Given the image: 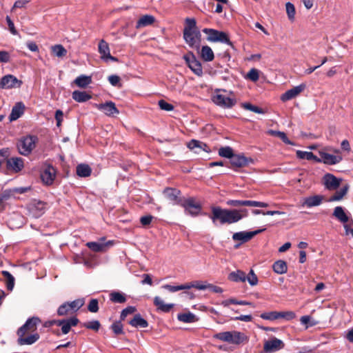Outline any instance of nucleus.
Returning a JSON list of instances; mask_svg holds the SVG:
<instances>
[{"label": "nucleus", "instance_id": "1", "mask_svg": "<svg viewBox=\"0 0 353 353\" xmlns=\"http://www.w3.org/2000/svg\"><path fill=\"white\" fill-rule=\"evenodd\" d=\"M212 214L210 218L214 224H216L217 221H219L221 224H232L236 223L241 220L243 217L247 216L248 210H228L222 209L220 207H212Z\"/></svg>", "mask_w": 353, "mask_h": 353}, {"label": "nucleus", "instance_id": "2", "mask_svg": "<svg viewBox=\"0 0 353 353\" xmlns=\"http://www.w3.org/2000/svg\"><path fill=\"white\" fill-rule=\"evenodd\" d=\"M214 337L220 341L235 345H239L248 340L245 334L238 331L219 332Z\"/></svg>", "mask_w": 353, "mask_h": 353}, {"label": "nucleus", "instance_id": "3", "mask_svg": "<svg viewBox=\"0 0 353 353\" xmlns=\"http://www.w3.org/2000/svg\"><path fill=\"white\" fill-rule=\"evenodd\" d=\"M84 304L83 299H76L71 302H65L61 305L58 310L59 316H66L72 314L79 310Z\"/></svg>", "mask_w": 353, "mask_h": 353}, {"label": "nucleus", "instance_id": "4", "mask_svg": "<svg viewBox=\"0 0 353 353\" xmlns=\"http://www.w3.org/2000/svg\"><path fill=\"white\" fill-rule=\"evenodd\" d=\"M203 32L208 35L207 40L210 42H221L232 46V43L228 35L221 31H219L212 28H204Z\"/></svg>", "mask_w": 353, "mask_h": 353}, {"label": "nucleus", "instance_id": "5", "mask_svg": "<svg viewBox=\"0 0 353 353\" xmlns=\"http://www.w3.org/2000/svg\"><path fill=\"white\" fill-rule=\"evenodd\" d=\"M181 206L184 208L185 214L192 216H198L202 210L201 203L196 202L194 197L184 198Z\"/></svg>", "mask_w": 353, "mask_h": 353}, {"label": "nucleus", "instance_id": "6", "mask_svg": "<svg viewBox=\"0 0 353 353\" xmlns=\"http://www.w3.org/2000/svg\"><path fill=\"white\" fill-rule=\"evenodd\" d=\"M37 138L35 136H26L21 139L18 143V149L20 154L28 155L35 147Z\"/></svg>", "mask_w": 353, "mask_h": 353}, {"label": "nucleus", "instance_id": "7", "mask_svg": "<svg viewBox=\"0 0 353 353\" xmlns=\"http://www.w3.org/2000/svg\"><path fill=\"white\" fill-rule=\"evenodd\" d=\"M183 39L190 48L199 51L201 43L199 30L183 32Z\"/></svg>", "mask_w": 353, "mask_h": 353}, {"label": "nucleus", "instance_id": "8", "mask_svg": "<svg viewBox=\"0 0 353 353\" xmlns=\"http://www.w3.org/2000/svg\"><path fill=\"white\" fill-rule=\"evenodd\" d=\"M41 323L39 318L33 316L27 319L26 323L17 330L18 336H25L28 332H34Z\"/></svg>", "mask_w": 353, "mask_h": 353}, {"label": "nucleus", "instance_id": "9", "mask_svg": "<svg viewBox=\"0 0 353 353\" xmlns=\"http://www.w3.org/2000/svg\"><path fill=\"white\" fill-rule=\"evenodd\" d=\"M47 204L41 201L34 200L28 205L29 215L37 219L44 214Z\"/></svg>", "mask_w": 353, "mask_h": 353}, {"label": "nucleus", "instance_id": "10", "mask_svg": "<svg viewBox=\"0 0 353 353\" xmlns=\"http://www.w3.org/2000/svg\"><path fill=\"white\" fill-rule=\"evenodd\" d=\"M226 204L232 207L249 206L257 208H267L269 206L268 203L251 201V200H236L230 199L226 201Z\"/></svg>", "mask_w": 353, "mask_h": 353}, {"label": "nucleus", "instance_id": "11", "mask_svg": "<svg viewBox=\"0 0 353 353\" xmlns=\"http://www.w3.org/2000/svg\"><path fill=\"white\" fill-rule=\"evenodd\" d=\"M164 196L168 199L173 205H181L184 198H181V191L176 188H166L163 190Z\"/></svg>", "mask_w": 353, "mask_h": 353}, {"label": "nucleus", "instance_id": "12", "mask_svg": "<svg viewBox=\"0 0 353 353\" xmlns=\"http://www.w3.org/2000/svg\"><path fill=\"white\" fill-rule=\"evenodd\" d=\"M22 81L12 74L3 76L0 81V88L3 89H11L13 88H20Z\"/></svg>", "mask_w": 353, "mask_h": 353}, {"label": "nucleus", "instance_id": "13", "mask_svg": "<svg viewBox=\"0 0 353 353\" xmlns=\"http://www.w3.org/2000/svg\"><path fill=\"white\" fill-rule=\"evenodd\" d=\"M190 69L197 76L201 77L203 75V68L201 62L197 60L195 56L191 53L190 55L184 56Z\"/></svg>", "mask_w": 353, "mask_h": 353}, {"label": "nucleus", "instance_id": "14", "mask_svg": "<svg viewBox=\"0 0 353 353\" xmlns=\"http://www.w3.org/2000/svg\"><path fill=\"white\" fill-rule=\"evenodd\" d=\"M212 101L216 105L223 108H231L236 103L234 98H230L220 94L215 95Z\"/></svg>", "mask_w": 353, "mask_h": 353}, {"label": "nucleus", "instance_id": "15", "mask_svg": "<svg viewBox=\"0 0 353 353\" xmlns=\"http://www.w3.org/2000/svg\"><path fill=\"white\" fill-rule=\"evenodd\" d=\"M265 229H259L254 231H242L234 233L232 235V239L235 241H239L241 243L249 241L252 239L255 235L262 232Z\"/></svg>", "mask_w": 353, "mask_h": 353}, {"label": "nucleus", "instance_id": "16", "mask_svg": "<svg viewBox=\"0 0 353 353\" xmlns=\"http://www.w3.org/2000/svg\"><path fill=\"white\" fill-rule=\"evenodd\" d=\"M56 176L55 168L48 165L44 168L41 172V179L43 183L47 185H50L53 183Z\"/></svg>", "mask_w": 353, "mask_h": 353}, {"label": "nucleus", "instance_id": "17", "mask_svg": "<svg viewBox=\"0 0 353 353\" xmlns=\"http://www.w3.org/2000/svg\"><path fill=\"white\" fill-rule=\"evenodd\" d=\"M99 52L101 54V58L105 62H108L109 60L112 61H117V58L112 57L110 54V50L109 48L108 43L104 41L103 39L101 40L99 43L98 46Z\"/></svg>", "mask_w": 353, "mask_h": 353}, {"label": "nucleus", "instance_id": "18", "mask_svg": "<svg viewBox=\"0 0 353 353\" xmlns=\"http://www.w3.org/2000/svg\"><path fill=\"white\" fill-rule=\"evenodd\" d=\"M284 347V343L281 339L273 338L265 341L263 350L266 353H272L279 351Z\"/></svg>", "mask_w": 353, "mask_h": 353}, {"label": "nucleus", "instance_id": "19", "mask_svg": "<svg viewBox=\"0 0 353 353\" xmlns=\"http://www.w3.org/2000/svg\"><path fill=\"white\" fill-rule=\"evenodd\" d=\"M78 323L79 319L75 316L55 321L56 325L61 327V332L63 334H67L70 331L71 327L76 326Z\"/></svg>", "mask_w": 353, "mask_h": 353}, {"label": "nucleus", "instance_id": "20", "mask_svg": "<svg viewBox=\"0 0 353 353\" xmlns=\"http://www.w3.org/2000/svg\"><path fill=\"white\" fill-rule=\"evenodd\" d=\"M337 154H331L325 152H319L321 162L327 165H335L342 160L339 150H336Z\"/></svg>", "mask_w": 353, "mask_h": 353}, {"label": "nucleus", "instance_id": "21", "mask_svg": "<svg viewBox=\"0 0 353 353\" xmlns=\"http://www.w3.org/2000/svg\"><path fill=\"white\" fill-rule=\"evenodd\" d=\"M97 108L102 111L105 115L108 117H113L114 114L119 113V110L112 101H108L104 103L95 104Z\"/></svg>", "mask_w": 353, "mask_h": 353}, {"label": "nucleus", "instance_id": "22", "mask_svg": "<svg viewBox=\"0 0 353 353\" xmlns=\"http://www.w3.org/2000/svg\"><path fill=\"white\" fill-rule=\"evenodd\" d=\"M24 167L23 160L21 157L8 158L6 169L14 172H20Z\"/></svg>", "mask_w": 353, "mask_h": 353}, {"label": "nucleus", "instance_id": "23", "mask_svg": "<svg viewBox=\"0 0 353 353\" xmlns=\"http://www.w3.org/2000/svg\"><path fill=\"white\" fill-rule=\"evenodd\" d=\"M341 179L332 174H326L323 176V183L325 188L330 190H336L339 187Z\"/></svg>", "mask_w": 353, "mask_h": 353}, {"label": "nucleus", "instance_id": "24", "mask_svg": "<svg viewBox=\"0 0 353 353\" xmlns=\"http://www.w3.org/2000/svg\"><path fill=\"white\" fill-rule=\"evenodd\" d=\"M305 88V85L303 83L295 86L293 88L288 90L283 94H282L281 99L283 101H286L292 99L293 98L299 95L301 92H303Z\"/></svg>", "mask_w": 353, "mask_h": 353}, {"label": "nucleus", "instance_id": "25", "mask_svg": "<svg viewBox=\"0 0 353 353\" xmlns=\"http://www.w3.org/2000/svg\"><path fill=\"white\" fill-rule=\"evenodd\" d=\"M323 200L324 196L320 194L307 196L303 199L302 205L306 206L307 208H309L315 206H319L322 203Z\"/></svg>", "mask_w": 353, "mask_h": 353}, {"label": "nucleus", "instance_id": "26", "mask_svg": "<svg viewBox=\"0 0 353 353\" xmlns=\"http://www.w3.org/2000/svg\"><path fill=\"white\" fill-rule=\"evenodd\" d=\"M252 161L251 159H248L243 154H233L230 159V163L233 167L242 168L248 165Z\"/></svg>", "mask_w": 353, "mask_h": 353}, {"label": "nucleus", "instance_id": "27", "mask_svg": "<svg viewBox=\"0 0 353 353\" xmlns=\"http://www.w3.org/2000/svg\"><path fill=\"white\" fill-rule=\"evenodd\" d=\"M188 148L190 150H195V152L199 153L201 150H203L208 153L211 152L209 146L200 141L192 139L188 143Z\"/></svg>", "mask_w": 353, "mask_h": 353}, {"label": "nucleus", "instance_id": "28", "mask_svg": "<svg viewBox=\"0 0 353 353\" xmlns=\"http://www.w3.org/2000/svg\"><path fill=\"white\" fill-rule=\"evenodd\" d=\"M25 105L22 102L17 103L12 108L11 113L9 115L10 121H14L18 119L23 114Z\"/></svg>", "mask_w": 353, "mask_h": 353}, {"label": "nucleus", "instance_id": "29", "mask_svg": "<svg viewBox=\"0 0 353 353\" xmlns=\"http://www.w3.org/2000/svg\"><path fill=\"white\" fill-rule=\"evenodd\" d=\"M129 324L136 328H145L148 326V321L140 314H135L133 319L129 321Z\"/></svg>", "mask_w": 353, "mask_h": 353}, {"label": "nucleus", "instance_id": "30", "mask_svg": "<svg viewBox=\"0 0 353 353\" xmlns=\"http://www.w3.org/2000/svg\"><path fill=\"white\" fill-rule=\"evenodd\" d=\"M18 343L21 345H32L39 339V334L34 332L26 337L24 336H18Z\"/></svg>", "mask_w": 353, "mask_h": 353}, {"label": "nucleus", "instance_id": "31", "mask_svg": "<svg viewBox=\"0 0 353 353\" xmlns=\"http://www.w3.org/2000/svg\"><path fill=\"white\" fill-rule=\"evenodd\" d=\"M154 304L157 306L158 310L163 312H169L174 305L173 303H165L159 296L154 298Z\"/></svg>", "mask_w": 353, "mask_h": 353}, {"label": "nucleus", "instance_id": "32", "mask_svg": "<svg viewBox=\"0 0 353 353\" xmlns=\"http://www.w3.org/2000/svg\"><path fill=\"white\" fill-rule=\"evenodd\" d=\"M199 53L201 59L205 61H212L214 58V52L208 46H203Z\"/></svg>", "mask_w": 353, "mask_h": 353}, {"label": "nucleus", "instance_id": "33", "mask_svg": "<svg viewBox=\"0 0 353 353\" xmlns=\"http://www.w3.org/2000/svg\"><path fill=\"white\" fill-rule=\"evenodd\" d=\"M155 21V18L149 14H145L141 17L137 22L136 28L139 29L142 27H145L152 25Z\"/></svg>", "mask_w": 353, "mask_h": 353}, {"label": "nucleus", "instance_id": "34", "mask_svg": "<svg viewBox=\"0 0 353 353\" xmlns=\"http://www.w3.org/2000/svg\"><path fill=\"white\" fill-rule=\"evenodd\" d=\"M77 174L80 177H88L92 173L91 168L85 163H81L76 168Z\"/></svg>", "mask_w": 353, "mask_h": 353}, {"label": "nucleus", "instance_id": "35", "mask_svg": "<svg viewBox=\"0 0 353 353\" xmlns=\"http://www.w3.org/2000/svg\"><path fill=\"white\" fill-rule=\"evenodd\" d=\"M272 268L275 273L278 274H283L287 272L288 265L285 261L279 260L273 263Z\"/></svg>", "mask_w": 353, "mask_h": 353}, {"label": "nucleus", "instance_id": "36", "mask_svg": "<svg viewBox=\"0 0 353 353\" xmlns=\"http://www.w3.org/2000/svg\"><path fill=\"white\" fill-rule=\"evenodd\" d=\"M91 95L85 91L75 90L72 92V99L79 103L85 102L91 99Z\"/></svg>", "mask_w": 353, "mask_h": 353}, {"label": "nucleus", "instance_id": "37", "mask_svg": "<svg viewBox=\"0 0 353 353\" xmlns=\"http://www.w3.org/2000/svg\"><path fill=\"white\" fill-rule=\"evenodd\" d=\"M177 319L183 323H194L198 321L196 315L190 312L178 314Z\"/></svg>", "mask_w": 353, "mask_h": 353}, {"label": "nucleus", "instance_id": "38", "mask_svg": "<svg viewBox=\"0 0 353 353\" xmlns=\"http://www.w3.org/2000/svg\"><path fill=\"white\" fill-rule=\"evenodd\" d=\"M228 279L234 282H245L246 281L245 273L241 270L232 272L228 275Z\"/></svg>", "mask_w": 353, "mask_h": 353}, {"label": "nucleus", "instance_id": "39", "mask_svg": "<svg viewBox=\"0 0 353 353\" xmlns=\"http://www.w3.org/2000/svg\"><path fill=\"white\" fill-rule=\"evenodd\" d=\"M296 157L300 159L313 160L316 162H321V159L315 156L312 152L297 150Z\"/></svg>", "mask_w": 353, "mask_h": 353}, {"label": "nucleus", "instance_id": "40", "mask_svg": "<svg viewBox=\"0 0 353 353\" xmlns=\"http://www.w3.org/2000/svg\"><path fill=\"white\" fill-rule=\"evenodd\" d=\"M224 307H228L230 304L239 305H252L251 302L247 301H238L234 298H230L226 300H223L220 303Z\"/></svg>", "mask_w": 353, "mask_h": 353}, {"label": "nucleus", "instance_id": "41", "mask_svg": "<svg viewBox=\"0 0 353 353\" xmlns=\"http://www.w3.org/2000/svg\"><path fill=\"white\" fill-rule=\"evenodd\" d=\"M333 216L343 223H345L348 221V217L341 206H337L334 208Z\"/></svg>", "mask_w": 353, "mask_h": 353}, {"label": "nucleus", "instance_id": "42", "mask_svg": "<svg viewBox=\"0 0 353 353\" xmlns=\"http://www.w3.org/2000/svg\"><path fill=\"white\" fill-rule=\"evenodd\" d=\"M92 82L91 77L86 75H80L74 80V83L79 88H85Z\"/></svg>", "mask_w": 353, "mask_h": 353}, {"label": "nucleus", "instance_id": "43", "mask_svg": "<svg viewBox=\"0 0 353 353\" xmlns=\"http://www.w3.org/2000/svg\"><path fill=\"white\" fill-rule=\"evenodd\" d=\"M112 241H108L106 244L99 243L97 242H88L86 245L88 248L94 252H101L104 250L106 245H112Z\"/></svg>", "mask_w": 353, "mask_h": 353}, {"label": "nucleus", "instance_id": "44", "mask_svg": "<svg viewBox=\"0 0 353 353\" xmlns=\"http://www.w3.org/2000/svg\"><path fill=\"white\" fill-rule=\"evenodd\" d=\"M110 300L113 303H123L126 301L124 294L119 292H112L110 294Z\"/></svg>", "mask_w": 353, "mask_h": 353}, {"label": "nucleus", "instance_id": "45", "mask_svg": "<svg viewBox=\"0 0 353 353\" xmlns=\"http://www.w3.org/2000/svg\"><path fill=\"white\" fill-rule=\"evenodd\" d=\"M2 275L6 279V286L8 290L12 291L14 286V276L6 270L1 272Z\"/></svg>", "mask_w": 353, "mask_h": 353}, {"label": "nucleus", "instance_id": "46", "mask_svg": "<svg viewBox=\"0 0 353 353\" xmlns=\"http://www.w3.org/2000/svg\"><path fill=\"white\" fill-rule=\"evenodd\" d=\"M186 26L183 29V32L197 31L196 20L193 18H187L185 19Z\"/></svg>", "mask_w": 353, "mask_h": 353}, {"label": "nucleus", "instance_id": "47", "mask_svg": "<svg viewBox=\"0 0 353 353\" xmlns=\"http://www.w3.org/2000/svg\"><path fill=\"white\" fill-rule=\"evenodd\" d=\"M51 49L53 54L57 57H63L67 54V50L60 44L52 46Z\"/></svg>", "mask_w": 353, "mask_h": 353}, {"label": "nucleus", "instance_id": "48", "mask_svg": "<svg viewBox=\"0 0 353 353\" xmlns=\"http://www.w3.org/2000/svg\"><path fill=\"white\" fill-rule=\"evenodd\" d=\"M347 187L345 186L336 191L329 199V201H340L346 194Z\"/></svg>", "mask_w": 353, "mask_h": 353}, {"label": "nucleus", "instance_id": "49", "mask_svg": "<svg viewBox=\"0 0 353 353\" xmlns=\"http://www.w3.org/2000/svg\"><path fill=\"white\" fill-rule=\"evenodd\" d=\"M233 154V150L230 146L221 147L219 150V155L222 157L230 159Z\"/></svg>", "mask_w": 353, "mask_h": 353}, {"label": "nucleus", "instance_id": "50", "mask_svg": "<svg viewBox=\"0 0 353 353\" xmlns=\"http://www.w3.org/2000/svg\"><path fill=\"white\" fill-rule=\"evenodd\" d=\"M162 288H164L170 292H176L182 290H188L189 287L186 285V284L179 285H171L169 284H165L162 286Z\"/></svg>", "mask_w": 353, "mask_h": 353}, {"label": "nucleus", "instance_id": "51", "mask_svg": "<svg viewBox=\"0 0 353 353\" xmlns=\"http://www.w3.org/2000/svg\"><path fill=\"white\" fill-rule=\"evenodd\" d=\"M241 105L244 109H245L247 110L252 111V112L257 113V114H265V112L262 108H261L258 106L254 105L250 103H242Z\"/></svg>", "mask_w": 353, "mask_h": 353}, {"label": "nucleus", "instance_id": "52", "mask_svg": "<svg viewBox=\"0 0 353 353\" xmlns=\"http://www.w3.org/2000/svg\"><path fill=\"white\" fill-rule=\"evenodd\" d=\"M269 133L272 135L279 137L286 144L293 145L292 142L290 141L285 133L283 132L270 130Z\"/></svg>", "mask_w": 353, "mask_h": 353}, {"label": "nucleus", "instance_id": "53", "mask_svg": "<svg viewBox=\"0 0 353 353\" xmlns=\"http://www.w3.org/2000/svg\"><path fill=\"white\" fill-rule=\"evenodd\" d=\"M285 8L288 19L290 21H293L296 13L294 6L292 3L288 2L285 4Z\"/></svg>", "mask_w": 353, "mask_h": 353}, {"label": "nucleus", "instance_id": "54", "mask_svg": "<svg viewBox=\"0 0 353 353\" xmlns=\"http://www.w3.org/2000/svg\"><path fill=\"white\" fill-rule=\"evenodd\" d=\"M295 317L296 314L292 311L278 312V319L283 318L286 321H291Z\"/></svg>", "mask_w": 353, "mask_h": 353}, {"label": "nucleus", "instance_id": "55", "mask_svg": "<svg viewBox=\"0 0 353 353\" xmlns=\"http://www.w3.org/2000/svg\"><path fill=\"white\" fill-rule=\"evenodd\" d=\"M260 317L264 320L274 321L278 319V312H263L260 315Z\"/></svg>", "mask_w": 353, "mask_h": 353}, {"label": "nucleus", "instance_id": "56", "mask_svg": "<svg viewBox=\"0 0 353 353\" xmlns=\"http://www.w3.org/2000/svg\"><path fill=\"white\" fill-rule=\"evenodd\" d=\"M245 278L246 281H248L250 285L254 286L257 285L259 280L256 275L254 274L252 270H250L248 275L245 274Z\"/></svg>", "mask_w": 353, "mask_h": 353}, {"label": "nucleus", "instance_id": "57", "mask_svg": "<svg viewBox=\"0 0 353 353\" xmlns=\"http://www.w3.org/2000/svg\"><path fill=\"white\" fill-rule=\"evenodd\" d=\"M246 78L253 82H256L259 78V71L256 68H252L246 74Z\"/></svg>", "mask_w": 353, "mask_h": 353}, {"label": "nucleus", "instance_id": "58", "mask_svg": "<svg viewBox=\"0 0 353 353\" xmlns=\"http://www.w3.org/2000/svg\"><path fill=\"white\" fill-rule=\"evenodd\" d=\"M111 329L116 335L123 333V325L121 321L113 323L111 325Z\"/></svg>", "mask_w": 353, "mask_h": 353}, {"label": "nucleus", "instance_id": "59", "mask_svg": "<svg viewBox=\"0 0 353 353\" xmlns=\"http://www.w3.org/2000/svg\"><path fill=\"white\" fill-rule=\"evenodd\" d=\"M186 285L189 287V289L194 288L200 290H204L208 289L209 284H205L201 282L196 281L195 283H186Z\"/></svg>", "mask_w": 353, "mask_h": 353}, {"label": "nucleus", "instance_id": "60", "mask_svg": "<svg viewBox=\"0 0 353 353\" xmlns=\"http://www.w3.org/2000/svg\"><path fill=\"white\" fill-rule=\"evenodd\" d=\"M135 311H136V307L134 306H128V307H125L121 312V315H120L121 320L123 321L128 314H132Z\"/></svg>", "mask_w": 353, "mask_h": 353}, {"label": "nucleus", "instance_id": "61", "mask_svg": "<svg viewBox=\"0 0 353 353\" xmlns=\"http://www.w3.org/2000/svg\"><path fill=\"white\" fill-rule=\"evenodd\" d=\"M88 310L91 312H97L99 310V302L96 299H92L90 300L88 305Z\"/></svg>", "mask_w": 353, "mask_h": 353}, {"label": "nucleus", "instance_id": "62", "mask_svg": "<svg viewBox=\"0 0 353 353\" xmlns=\"http://www.w3.org/2000/svg\"><path fill=\"white\" fill-rule=\"evenodd\" d=\"M84 327H86L87 329L98 331L100 327V323L97 320L89 321L88 323H84Z\"/></svg>", "mask_w": 353, "mask_h": 353}, {"label": "nucleus", "instance_id": "63", "mask_svg": "<svg viewBox=\"0 0 353 353\" xmlns=\"http://www.w3.org/2000/svg\"><path fill=\"white\" fill-rule=\"evenodd\" d=\"M108 81L113 86L121 87L120 83V77L117 75L112 74L108 77Z\"/></svg>", "mask_w": 353, "mask_h": 353}, {"label": "nucleus", "instance_id": "64", "mask_svg": "<svg viewBox=\"0 0 353 353\" xmlns=\"http://www.w3.org/2000/svg\"><path fill=\"white\" fill-rule=\"evenodd\" d=\"M158 103H159L160 108L163 110L172 111L174 109V106L172 104L166 102L164 100L159 101Z\"/></svg>", "mask_w": 353, "mask_h": 353}]
</instances>
